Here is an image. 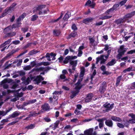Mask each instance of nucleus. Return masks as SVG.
<instances>
[{
    "mask_svg": "<svg viewBox=\"0 0 135 135\" xmlns=\"http://www.w3.org/2000/svg\"><path fill=\"white\" fill-rule=\"evenodd\" d=\"M91 1L90 0H88V1L85 4V6H88L90 5L91 3Z\"/></svg>",
    "mask_w": 135,
    "mask_h": 135,
    "instance_id": "nucleus-54",
    "label": "nucleus"
},
{
    "mask_svg": "<svg viewBox=\"0 0 135 135\" xmlns=\"http://www.w3.org/2000/svg\"><path fill=\"white\" fill-rule=\"evenodd\" d=\"M59 123V121H57L55 123V128L57 127L58 124Z\"/></svg>",
    "mask_w": 135,
    "mask_h": 135,
    "instance_id": "nucleus-56",
    "label": "nucleus"
},
{
    "mask_svg": "<svg viewBox=\"0 0 135 135\" xmlns=\"http://www.w3.org/2000/svg\"><path fill=\"white\" fill-rule=\"evenodd\" d=\"M100 69L102 70L103 71L105 70V67L104 65H102L100 67Z\"/></svg>",
    "mask_w": 135,
    "mask_h": 135,
    "instance_id": "nucleus-62",
    "label": "nucleus"
},
{
    "mask_svg": "<svg viewBox=\"0 0 135 135\" xmlns=\"http://www.w3.org/2000/svg\"><path fill=\"white\" fill-rule=\"evenodd\" d=\"M45 6L44 5L39 6L35 8V9L33 10V12H36L37 13H38V12H37V11H38L39 12L42 11V9L45 8Z\"/></svg>",
    "mask_w": 135,
    "mask_h": 135,
    "instance_id": "nucleus-6",
    "label": "nucleus"
},
{
    "mask_svg": "<svg viewBox=\"0 0 135 135\" xmlns=\"http://www.w3.org/2000/svg\"><path fill=\"white\" fill-rule=\"evenodd\" d=\"M128 116L131 117L132 118H135V115L133 113L130 114L128 115Z\"/></svg>",
    "mask_w": 135,
    "mask_h": 135,
    "instance_id": "nucleus-60",
    "label": "nucleus"
},
{
    "mask_svg": "<svg viewBox=\"0 0 135 135\" xmlns=\"http://www.w3.org/2000/svg\"><path fill=\"white\" fill-rule=\"evenodd\" d=\"M37 52H38L37 51H35L34 50H33L31 51V52H30V53H31V55L34 54H35Z\"/></svg>",
    "mask_w": 135,
    "mask_h": 135,
    "instance_id": "nucleus-58",
    "label": "nucleus"
},
{
    "mask_svg": "<svg viewBox=\"0 0 135 135\" xmlns=\"http://www.w3.org/2000/svg\"><path fill=\"white\" fill-rule=\"evenodd\" d=\"M77 35V32H76L74 31L69 35L68 37V38H70L71 37H75Z\"/></svg>",
    "mask_w": 135,
    "mask_h": 135,
    "instance_id": "nucleus-18",
    "label": "nucleus"
},
{
    "mask_svg": "<svg viewBox=\"0 0 135 135\" xmlns=\"http://www.w3.org/2000/svg\"><path fill=\"white\" fill-rule=\"evenodd\" d=\"M44 80V78L40 75L37 76L35 77L33 80L35 84H38L41 81Z\"/></svg>",
    "mask_w": 135,
    "mask_h": 135,
    "instance_id": "nucleus-2",
    "label": "nucleus"
},
{
    "mask_svg": "<svg viewBox=\"0 0 135 135\" xmlns=\"http://www.w3.org/2000/svg\"><path fill=\"white\" fill-rule=\"evenodd\" d=\"M132 69V67H130L124 70L123 71V72L124 73H126L127 71H129Z\"/></svg>",
    "mask_w": 135,
    "mask_h": 135,
    "instance_id": "nucleus-41",
    "label": "nucleus"
},
{
    "mask_svg": "<svg viewBox=\"0 0 135 135\" xmlns=\"http://www.w3.org/2000/svg\"><path fill=\"white\" fill-rule=\"evenodd\" d=\"M63 15V14H62V13H61V15L60 16L59 18H58L56 20H52L51 21L52 22H55L58 21L60 19H61Z\"/></svg>",
    "mask_w": 135,
    "mask_h": 135,
    "instance_id": "nucleus-32",
    "label": "nucleus"
},
{
    "mask_svg": "<svg viewBox=\"0 0 135 135\" xmlns=\"http://www.w3.org/2000/svg\"><path fill=\"white\" fill-rule=\"evenodd\" d=\"M93 131V130L92 129H90L85 131V133L86 135H91Z\"/></svg>",
    "mask_w": 135,
    "mask_h": 135,
    "instance_id": "nucleus-20",
    "label": "nucleus"
},
{
    "mask_svg": "<svg viewBox=\"0 0 135 135\" xmlns=\"http://www.w3.org/2000/svg\"><path fill=\"white\" fill-rule=\"evenodd\" d=\"M71 16V13L68 12L65 15L63 18L64 20L67 21L68 19Z\"/></svg>",
    "mask_w": 135,
    "mask_h": 135,
    "instance_id": "nucleus-16",
    "label": "nucleus"
},
{
    "mask_svg": "<svg viewBox=\"0 0 135 135\" xmlns=\"http://www.w3.org/2000/svg\"><path fill=\"white\" fill-rule=\"evenodd\" d=\"M12 10L9 7L8 8H7L6 9H5L4 10V12L7 15L9 12Z\"/></svg>",
    "mask_w": 135,
    "mask_h": 135,
    "instance_id": "nucleus-33",
    "label": "nucleus"
},
{
    "mask_svg": "<svg viewBox=\"0 0 135 135\" xmlns=\"http://www.w3.org/2000/svg\"><path fill=\"white\" fill-rule=\"evenodd\" d=\"M124 46L122 45L120 47V49L118 50V52L119 54L117 55V57L118 59H120L122 55H123L125 52L127 50V49L124 47Z\"/></svg>",
    "mask_w": 135,
    "mask_h": 135,
    "instance_id": "nucleus-1",
    "label": "nucleus"
},
{
    "mask_svg": "<svg viewBox=\"0 0 135 135\" xmlns=\"http://www.w3.org/2000/svg\"><path fill=\"white\" fill-rule=\"evenodd\" d=\"M11 39H8L7 41H5L3 44L2 45H3L5 44V45L8 44L11 41Z\"/></svg>",
    "mask_w": 135,
    "mask_h": 135,
    "instance_id": "nucleus-39",
    "label": "nucleus"
},
{
    "mask_svg": "<svg viewBox=\"0 0 135 135\" xmlns=\"http://www.w3.org/2000/svg\"><path fill=\"white\" fill-rule=\"evenodd\" d=\"M16 35V33L15 32H12L11 33H7V35L8 37H11L15 35Z\"/></svg>",
    "mask_w": 135,
    "mask_h": 135,
    "instance_id": "nucleus-31",
    "label": "nucleus"
},
{
    "mask_svg": "<svg viewBox=\"0 0 135 135\" xmlns=\"http://www.w3.org/2000/svg\"><path fill=\"white\" fill-rule=\"evenodd\" d=\"M32 44H33L34 45H35L36 44L35 43H28L25 46H24L23 47V49H27L28 48V47L31 46V45Z\"/></svg>",
    "mask_w": 135,
    "mask_h": 135,
    "instance_id": "nucleus-24",
    "label": "nucleus"
},
{
    "mask_svg": "<svg viewBox=\"0 0 135 135\" xmlns=\"http://www.w3.org/2000/svg\"><path fill=\"white\" fill-rule=\"evenodd\" d=\"M82 80V78L78 80V82L76 84V86L75 88V89L76 90H80L82 87V85L80 84L81 81Z\"/></svg>",
    "mask_w": 135,
    "mask_h": 135,
    "instance_id": "nucleus-8",
    "label": "nucleus"
},
{
    "mask_svg": "<svg viewBox=\"0 0 135 135\" xmlns=\"http://www.w3.org/2000/svg\"><path fill=\"white\" fill-rule=\"evenodd\" d=\"M124 20V19L123 18H119L116 20L115 21V22L117 25H118L121 23H124L125 22V21Z\"/></svg>",
    "mask_w": 135,
    "mask_h": 135,
    "instance_id": "nucleus-13",
    "label": "nucleus"
},
{
    "mask_svg": "<svg viewBox=\"0 0 135 135\" xmlns=\"http://www.w3.org/2000/svg\"><path fill=\"white\" fill-rule=\"evenodd\" d=\"M128 122L132 124L135 123V119H132L129 120Z\"/></svg>",
    "mask_w": 135,
    "mask_h": 135,
    "instance_id": "nucleus-45",
    "label": "nucleus"
},
{
    "mask_svg": "<svg viewBox=\"0 0 135 135\" xmlns=\"http://www.w3.org/2000/svg\"><path fill=\"white\" fill-rule=\"evenodd\" d=\"M45 69L44 67H41L40 68L36 69V71H42Z\"/></svg>",
    "mask_w": 135,
    "mask_h": 135,
    "instance_id": "nucleus-44",
    "label": "nucleus"
},
{
    "mask_svg": "<svg viewBox=\"0 0 135 135\" xmlns=\"http://www.w3.org/2000/svg\"><path fill=\"white\" fill-rule=\"evenodd\" d=\"M77 58V57L76 56H68L67 57H66L65 59V60L63 61L64 63V64H66L68 63L69 61H69L71 59H76Z\"/></svg>",
    "mask_w": 135,
    "mask_h": 135,
    "instance_id": "nucleus-7",
    "label": "nucleus"
},
{
    "mask_svg": "<svg viewBox=\"0 0 135 135\" xmlns=\"http://www.w3.org/2000/svg\"><path fill=\"white\" fill-rule=\"evenodd\" d=\"M79 90H76L74 91H73L72 93V95L75 97L76 95V94L78 93L79 92Z\"/></svg>",
    "mask_w": 135,
    "mask_h": 135,
    "instance_id": "nucleus-34",
    "label": "nucleus"
},
{
    "mask_svg": "<svg viewBox=\"0 0 135 135\" xmlns=\"http://www.w3.org/2000/svg\"><path fill=\"white\" fill-rule=\"evenodd\" d=\"M93 97V95L92 94H87L85 100V102L86 103L89 102L91 100Z\"/></svg>",
    "mask_w": 135,
    "mask_h": 135,
    "instance_id": "nucleus-9",
    "label": "nucleus"
},
{
    "mask_svg": "<svg viewBox=\"0 0 135 135\" xmlns=\"http://www.w3.org/2000/svg\"><path fill=\"white\" fill-rule=\"evenodd\" d=\"M110 52H111L110 50H109L107 52V56H105V58L106 59H107L109 55V54H110Z\"/></svg>",
    "mask_w": 135,
    "mask_h": 135,
    "instance_id": "nucleus-55",
    "label": "nucleus"
},
{
    "mask_svg": "<svg viewBox=\"0 0 135 135\" xmlns=\"http://www.w3.org/2000/svg\"><path fill=\"white\" fill-rule=\"evenodd\" d=\"M105 56H106L105 55H101L100 57H99V60H101L100 62V64H104V62L106 61L107 60L104 59V57H105Z\"/></svg>",
    "mask_w": 135,
    "mask_h": 135,
    "instance_id": "nucleus-15",
    "label": "nucleus"
},
{
    "mask_svg": "<svg viewBox=\"0 0 135 135\" xmlns=\"http://www.w3.org/2000/svg\"><path fill=\"white\" fill-rule=\"evenodd\" d=\"M7 79H5L3 80L1 82V84L2 85L3 84H4L5 83H7Z\"/></svg>",
    "mask_w": 135,
    "mask_h": 135,
    "instance_id": "nucleus-43",
    "label": "nucleus"
},
{
    "mask_svg": "<svg viewBox=\"0 0 135 135\" xmlns=\"http://www.w3.org/2000/svg\"><path fill=\"white\" fill-rule=\"evenodd\" d=\"M135 14V11L132 12L130 13H128L125 15L124 17L123 18L124 19L127 20L128 18H131Z\"/></svg>",
    "mask_w": 135,
    "mask_h": 135,
    "instance_id": "nucleus-10",
    "label": "nucleus"
},
{
    "mask_svg": "<svg viewBox=\"0 0 135 135\" xmlns=\"http://www.w3.org/2000/svg\"><path fill=\"white\" fill-rule=\"evenodd\" d=\"M11 110V109H10L7 110H6L5 111H0V115L3 116L6 115L8 112H9Z\"/></svg>",
    "mask_w": 135,
    "mask_h": 135,
    "instance_id": "nucleus-17",
    "label": "nucleus"
},
{
    "mask_svg": "<svg viewBox=\"0 0 135 135\" xmlns=\"http://www.w3.org/2000/svg\"><path fill=\"white\" fill-rule=\"evenodd\" d=\"M16 4L14 3L11 6L9 7L12 10L14 8Z\"/></svg>",
    "mask_w": 135,
    "mask_h": 135,
    "instance_id": "nucleus-59",
    "label": "nucleus"
},
{
    "mask_svg": "<svg viewBox=\"0 0 135 135\" xmlns=\"http://www.w3.org/2000/svg\"><path fill=\"white\" fill-rule=\"evenodd\" d=\"M31 68V66L30 65L27 66L23 68V69L25 70H29Z\"/></svg>",
    "mask_w": 135,
    "mask_h": 135,
    "instance_id": "nucleus-36",
    "label": "nucleus"
},
{
    "mask_svg": "<svg viewBox=\"0 0 135 135\" xmlns=\"http://www.w3.org/2000/svg\"><path fill=\"white\" fill-rule=\"evenodd\" d=\"M42 110L44 111H46L49 110L50 109L49 107L47 104H45L42 106Z\"/></svg>",
    "mask_w": 135,
    "mask_h": 135,
    "instance_id": "nucleus-12",
    "label": "nucleus"
},
{
    "mask_svg": "<svg viewBox=\"0 0 135 135\" xmlns=\"http://www.w3.org/2000/svg\"><path fill=\"white\" fill-rule=\"evenodd\" d=\"M18 86V85L16 83H15L13 85L11 88L13 89H15Z\"/></svg>",
    "mask_w": 135,
    "mask_h": 135,
    "instance_id": "nucleus-42",
    "label": "nucleus"
},
{
    "mask_svg": "<svg viewBox=\"0 0 135 135\" xmlns=\"http://www.w3.org/2000/svg\"><path fill=\"white\" fill-rule=\"evenodd\" d=\"M19 115V114L16 112H15L12 115V117H16L17 116H18Z\"/></svg>",
    "mask_w": 135,
    "mask_h": 135,
    "instance_id": "nucleus-40",
    "label": "nucleus"
},
{
    "mask_svg": "<svg viewBox=\"0 0 135 135\" xmlns=\"http://www.w3.org/2000/svg\"><path fill=\"white\" fill-rule=\"evenodd\" d=\"M22 62V59L20 60L17 62V66H20Z\"/></svg>",
    "mask_w": 135,
    "mask_h": 135,
    "instance_id": "nucleus-46",
    "label": "nucleus"
},
{
    "mask_svg": "<svg viewBox=\"0 0 135 135\" xmlns=\"http://www.w3.org/2000/svg\"><path fill=\"white\" fill-rule=\"evenodd\" d=\"M89 40H90V43L92 44L94 42V40L92 38H89Z\"/></svg>",
    "mask_w": 135,
    "mask_h": 135,
    "instance_id": "nucleus-57",
    "label": "nucleus"
},
{
    "mask_svg": "<svg viewBox=\"0 0 135 135\" xmlns=\"http://www.w3.org/2000/svg\"><path fill=\"white\" fill-rule=\"evenodd\" d=\"M114 10V9L113 7L111 8L108 10L106 12H105V13L106 14L109 15L110 14V13L112 12Z\"/></svg>",
    "mask_w": 135,
    "mask_h": 135,
    "instance_id": "nucleus-29",
    "label": "nucleus"
},
{
    "mask_svg": "<svg viewBox=\"0 0 135 135\" xmlns=\"http://www.w3.org/2000/svg\"><path fill=\"white\" fill-rule=\"evenodd\" d=\"M34 127V125L33 124H31L30 126H28L26 127L28 129H31L32 128Z\"/></svg>",
    "mask_w": 135,
    "mask_h": 135,
    "instance_id": "nucleus-52",
    "label": "nucleus"
},
{
    "mask_svg": "<svg viewBox=\"0 0 135 135\" xmlns=\"http://www.w3.org/2000/svg\"><path fill=\"white\" fill-rule=\"evenodd\" d=\"M61 33L60 31L59 30H54L53 31V34L55 36H58Z\"/></svg>",
    "mask_w": 135,
    "mask_h": 135,
    "instance_id": "nucleus-19",
    "label": "nucleus"
},
{
    "mask_svg": "<svg viewBox=\"0 0 135 135\" xmlns=\"http://www.w3.org/2000/svg\"><path fill=\"white\" fill-rule=\"evenodd\" d=\"M114 104L110 105L109 103H106L104 105V107L106 108L105 109V111L108 112L113 107Z\"/></svg>",
    "mask_w": 135,
    "mask_h": 135,
    "instance_id": "nucleus-3",
    "label": "nucleus"
},
{
    "mask_svg": "<svg viewBox=\"0 0 135 135\" xmlns=\"http://www.w3.org/2000/svg\"><path fill=\"white\" fill-rule=\"evenodd\" d=\"M30 80L29 77H28L26 79H25V80L22 82V83L26 85H27L29 83Z\"/></svg>",
    "mask_w": 135,
    "mask_h": 135,
    "instance_id": "nucleus-22",
    "label": "nucleus"
},
{
    "mask_svg": "<svg viewBox=\"0 0 135 135\" xmlns=\"http://www.w3.org/2000/svg\"><path fill=\"white\" fill-rule=\"evenodd\" d=\"M38 17L36 15H34L32 16L31 18V20L32 21H34L37 19Z\"/></svg>",
    "mask_w": 135,
    "mask_h": 135,
    "instance_id": "nucleus-30",
    "label": "nucleus"
},
{
    "mask_svg": "<svg viewBox=\"0 0 135 135\" xmlns=\"http://www.w3.org/2000/svg\"><path fill=\"white\" fill-rule=\"evenodd\" d=\"M20 43V41L19 40H16L13 41L12 42V43L15 45H17Z\"/></svg>",
    "mask_w": 135,
    "mask_h": 135,
    "instance_id": "nucleus-51",
    "label": "nucleus"
},
{
    "mask_svg": "<svg viewBox=\"0 0 135 135\" xmlns=\"http://www.w3.org/2000/svg\"><path fill=\"white\" fill-rule=\"evenodd\" d=\"M96 73L97 72L96 70H94L91 76V80H92L94 78V76L96 75Z\"/></svg>",
    "mask_w": 135,
    "mask_h": 135,
    "instance_id": "nucleus-37",
    "label": "nucleus"
},
{
    "mask_svg": "<svg viewBox=\"0 0 135 135\" xmlns=\"http://www.w3.org/2000/svg\"><path fill=\"white\" fill-rule=\"evenodd\" d=\"M122 76H118L117 78L116 83V85L117 86H118L120 82V81L121 79Z\"/></svg>",
    "mask_w": 135,
    "mask_h": 135,
    "instance_id": "nucleus-26",
    "label": "nucleus"
},
{
    "mask_svg": "<svg viewBox=\"0 0 135 135\" xmlns=\"http://www.w3.org/2000/svg\"><path fill=\"white\" fill-rule=\"evenodd\" d=\"M116 62V61H115V60L114 59H113L111 61L109 62L106 65L108 67L109 66H112L115 64Z\"/></svg>",
    "mask_w": 135,
    "mask_h": 135,
    "instance_id": "nucleus-14",
    "label": "nucleus"
},
{
    "mask_svg": "<svg viewBox=\"0 0 135 135\" xmlns=\"http://www.w3.org/2000/svg\"><path fill=\"white\" fill-rule=\"evenodd\" d=\"M105 124L106 125L109 127L112 126L113 125L112 121L109 120H106L105 122Z\"/></svg>",
    "mask_w": 135,
    "mask_h": 135,
    "instance_id": "nucleus-21",
    "label": "nucleus"
},
{
    "mask_svg": "<svg viewBox=\"0 0 135 135\" xmlns=\"http://www.w3.org/2000/svg\"><path fill=\"white\" fill-rule=\"evenodd\" d=\"M22 30L23 32H26L28 30V28L27 27L25 28H22Z\"/></svg>",
    "mask_w": 135,
    "mask_h": 135,
    "instance_id": "nucleus-63",
    "label": "nucleus"
},
{
    "mask_svg": "<svg viewBox=\"0 0 135 135\" xmlns=\"http://www.w3.org/2000/svg\"><path fill=\"white\" fill-rule=\"evenodd\" d=\"M14 53V52H11L9 53L8 54L7 56H6L4 58V59L5 60L7 59H8L10 58L11 57V56Z\"/></svg>",
    "mask_w": 135,
    "mask_h": 135,
    "instance_id": "nucleus-23",
    "label": "nucleus"
},
{
    "mask_svg": "<svg viewBox=\"0 0 135 135\" xmlns=\"http://www.w3.org/2000/svg\"><path fill=\"white\" fill-rule=\"evenodd\" d=\"M2 85L3 88L4 89H7L8 87V86L7 84H4Z\"/></svg>",
    "mask_w": 135,
    "mask_h": 135,
    "instance_id": "nucleus-53",
    "label": "nucleus"
},
{
    "mask_svg": "<svg viewBox=\"0 0 135 135\" xmlns=\"http://www.w3.org/2000/svg\"><path fill=\"white\" fill-rule=\"evenodd\" d=\"M112 16H103L101 17H100L99 18L101 20H105L108 19H109L111 18L112 17Z\"/></svg>",
    "mask_w": 135,
    "mask_h": 135,
    "instance_id": "nucleus-28",
    "label": "nucleus"
},
{
    "mask_svg": "<svg viewBox=\"0 0 135 135\" xmlns=\"http://www.w3.org/2000/svg\"><path fill=\"white\" fill-rule=\"evenodd\" d=\"M31 67H33L36 65V64L35 61H33L31 63Z\"/></svg>",
    "mask_w": 135,
    "mask_h": 135,
    "instance_id": "nucleus-49",
    "label": "nucleus"
},
{
    "mask_svg": "<svg viewBox=\"0 0 135 135\" xmlns=\"http://www.w3.org/2000/svg\"><path fill=\"white\" fill-rule=\"evenodd\" d=\"M95 6V3L94 2L91 3L90 4L89 6L91 7L92 8H94Z\"/></svg>",
    "mask_w": 135,
    "mask_h": 135,
    "instance_id": "nucleus-61",
    "label": "nucleus"
},
{
    "mask_svg": "<svg viewBox=\"0 0 135 135\" xmlns=\"http://www.w3.org/2000/svg\"><path fill=\"white\" fill-rule=\"evenodd\" d=\"M72 29L74 30V31L76 30L77 29V28L75 24H73L72 25Z\"/></svg>",
    "mask_w": 135,
    "mask_h": 135,
    "instance_id": "nucleus-47",
    "label": "nucleus"
},
{
    "mask_svg": "<svg viewBox=\"0 0 135 135\" xmlns=\"http://www.w3.org/2000/svg\"><path fill=\"white\" fill-rule=\"evenodd\" d=\"M126 0H123L120 2L119 4V5H120V6H122L124 4L126 3Z\"/></svg>",
    "mask_w": 135,
    "mask_h": 135,
    "instance_id": "nucleus-38",
    "label": "nucleus"
},
{
    "mask_svg": "<svg viewBox=\"0 0 135 135\" xmlns=\"http://www.w3.org/2000/svg\"><path fill=\"white\" fill-rule=\"evenodd\" d=\"M46 10H44V11H40L38 13L39 15H41V14H45L46 12Z\"/></svg>",
    "mask_w": 135,
    "mask_h": 135,
    "instance_id": "nucleus-48",
    "label": "nucleus"
},
{
    "mask_svg": "<svg viewBox=\"0 0 135 135\" xmlns=\"http://www.w3.org/2000/svg\"><path fill=\"white\" fill-rule=\"evenodd\" d=\"M18 73L20 76H24L25 75V73L23 71H21L18 72Z\"/></svg>",
    "mask_w": 135,
    "mask_h": 135,
    "instance_id": "nucleus-35",
    "label": "nucleus"
},
{
    "mask_svg": "<svg viewBox=\"0 0 135 135\" xmlns=\"http://www.w3.org/2000/svg\"><path fill=\"white\" fill-rule=\"evenodd\" d=\"M135 53V50H131L127 52V54H132L133 53Z\"/></svg>",
    "mask_w": 135,
    "mask_h": 135,
    "instance_id": "nucleus-64",
    "label": "nucleus"
},
{
    "mask_svg": "<svg viewBox=\"0 0 135 135\" xmlns=\"http://www.w3.org/2000/svg\"><path fill=\"white\" fill-rule=\"evenodd\" d=\"M119 3L118 4H115L113 6V8L115 10L117 9V7H119Z\"/></svg>",
    "mask_w": 135,
    "mask_h": 135,
    "instance_id": "nucleus-50",
    "label": "nucleus"
},
{
    "mask_svg": "<svg viewBox=\"0 0 135 135\" xmlns=\"http://www.w3.org/2000/svg\"><path fill=\"white\" fill-rule=\"evenodd\" d=\"M81 71L80 74V76L81 77H83L84 74L85 73V69L83 67H82L81 68Z\"/></svg>",
    "mask_w": 135,
    "mask_h": 135,
    "instance_id": "nucleus-25",
    "label": "nucleus"
},
{
    "mask_svg": "<svg viewBox=\"0 0 135 135\" xmlns=\"http://www.w3.org/2000/svg\"><path fill=\"white\" fill-rule=\"evenodd\" d=\"M73 59H71L69 61L70 64V65H72V69L74 71L75 70V67L76 66L77 61L76 60H73Z\"/></svg>",
    "mask_w": 135,
    "mask_h": 135,
    "instance_id": "nucleus-5",
    "label": "nucleus"
},
{
    "mask_svg": "<svg viewBox=\"0 0 135 135\" xmlns=\"http://www.w3.org/2000/svg\"><path fill=\"white\" fill-rule=\"evenodd\" d=\"M94 20V18L90 17L87 18L83 20V22L85 24H88L89 23L92 22Z\"/></svg>",
    "mask_w": 135,
    "mask_h": 135,
    "instance_id": "nucleus-11",
    "label": "nucleus"
},
{
    "mask_svg": "<svg viewBox=\"0 0 135 135\" xmlns=\"http://www.w3.org/2000/svg\"><path fill=\"white\" fill-rule=\"evenodd\" d=\"M106 87V83L103 82L102 84V86L99 89V91L101 93H103L105 90Z\"/></svg>",
    "mask_w": 135,
    "mask_h": 135,
    "instance_id": "nucleus-4",
    "label": "nucleus"
},
{
    "mask_svg": "<svg viewBox=\"0 0 135 135\" xmlns=\"http://www.w3.org/2000/svg\"><path fill=\"white\" fill-rule=\"evenodd\" d=\"M12 28V27L11 26L8 27L4 29V32L5 33H6L10 30Z\"/></svg>",
    "mask_w": 135,
    "mask_h": 135,
    "instance_id": "nucleus-27",
    "label": "nucleus"
}]
</instances>
